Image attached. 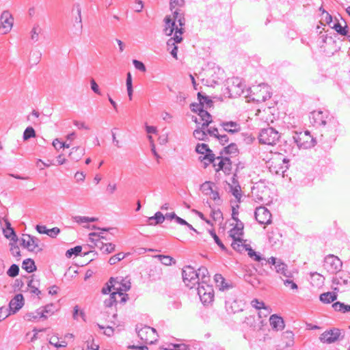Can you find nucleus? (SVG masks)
I'll use <instances>...</instances> for the list:
<instances>
[{
    "instance_id": "f257e3e1",
    "label": "nucleus",
    "mask_w": 350,
    "mask_h": 350,
    "mask_svg": "<svg viewBox=\"0 0 350 350\" xmlns=\"http://www.w3.org/2000/svg\"><path fill=\"white\" fill-rule=\"evenodd\" d=\"M165 27L163 29V33L169 36L174 32V36L170 38L167 41V46L170 50L171 45H174V43H180L183 40L182 35L184 32V28L178 27L176 21L170 16H166L164 18Z\"/></svg>"
},
{
    "instance_id": "f03ea898",
    "label": "nucleus",
    "mask_w": 350,
    "mask_h": 350,
    "mask_svg": "<svg viewBox=\"0 0 350 350\" xmlns=\"http://www.w3.org/2000/svg\"><path fill=\"white\" fill-rule=\"evenodd\" d=\"M269 87L265 83H260L258 85L253 86L246 90L245 97L249 96L254 101L257 103L265 102L271 98Z\"/></svg>"
},
{
    "instance_id": "7ed1b4c3",
    "label": "nucleus",
    "mask_w": 350,
    "mask_h": 350,
    "mask_svg": "<svg viewBox=\"0 0 350 350\" xmlns=\"http://www.w3.org/2000/svg\"><path fill=\"white\" fill-rule=\"evenodd\" d=\"M109 283L112 284L113 291L120 297V302L125 303L129 299L128 295L124 293L131 288V282L122 277L111 278Z\"/></svg>"
},
{
    "instance_id": "20e7f679",
    "label": "nucleus",
    "mask_w": 350,
    "mask_h": 350,
    "mask_svg": "<svg viewBox=\"0 0 350 350\" xmlns=\"http://www.w3.org/2000/svg\"><path fill=\"white\" fill-rule=\"evenodd\" d=\"M293 139L299 149L311 148L317 144L315 138L310 135L308 131L295 132Z\"/></svg>"
},
{
    "instance_id": "39448f33",
    "label": "nucleus",
    "mask_w": 350,
    "mask_h": 350,
    "mask_svg": "<svg viewBox=\"0 0 350 350\" xmlns=\"http://www.w3.org/2000/svg\"><path fill=\"white\" fill-rule=\"evenodd\" d=\"M289 160L282 154H278L269 161V170L275 174H284L288 168Z\"/></svg>"
},
{
    "instance_id": "423d86ee",
    "label": "nucleus",
    "mask_w": 350,
    "mask_h": 350,
    "mask_svg": "<svg viewBox=\"0 0 350 350\" xmlns=\"http://www.w3.org/2000/svg\"><path fill=\"white\" fill-rule=\"evenodd\" d=\"M279 133L272 127L262 129L258 135L259 142L262 144L274 145L279 140Z\"/></svg>"
},
{
    "instance_id": "0eeeda50",
    "label": "nucleus",
    "mask_w": 350,
    "mask_h": 350,
    "mask_svg": "<svg viewBox=\"0 0 350 350\" xmlns=\"http://www.w3.org/2000/svg\"><path fill=\"white\" fill-rule=\"evenodd\" d=\"M309 118L310 123L317 126H324L327 122L330 123L331 122H336L333 118H329L327 111H323L321 110L312 111L310 113Z\"/></svg>"
},
{
    "instance_id": "6e6552de",
    "label": "nucleus",
    "mask_w": 350,
    "mask_h": 350,
    "mask_svg": "<svg viewBox=\"0 0 350 350\" xmlns=\"http://www.w3.org/2000/svg\"><path fill=\"white\" fill-rule=\"evenodd\" d=\"M206 283H200L198 288L197 292L199 295L200 300L204 304H210L213 301L214 299V291L213 286Z\"/></svg>"
},
{
    "instance_id": "1a4fd4ad",
    "label": "nucleus",
    "mask_w": 350,
    "mask_h": 350,
    "mask_svg": "<svg viewBox=\"0 0 350 350\" xmlns=\"http://www.w3.org/2000/svg\"><path fill=\"white\" fill-rule=\"evenodd\" d=\"M184 283L189 288H193L196 284H199V278L195 269L191 266H186L182 271Z\"/></svg>"
},
{
    "instance_id": "9d476101",
    "label": "nucleus",
    "mask_w": 350,
    "mask_h": 350,
    "mask_svg": "<svg viewBox=\"0 0 350 350\" xmlns=\"http://www.w3.org/2000/svg\"><path fill=\"white\" fill-rule=\"evenodd\" d=\"M228 83L227 90L229 97L235 98L241 96L245 94V92L247 93L244 90L245 85L240 79L233 78L230 80Z\"/></svg>"
},
{
    "instance_id": "9b49d317",
    "label": "nucleus",
    "mask_w": 350,
    "mask_h": 350,
    "mask_svg": "<svg viewBox=\"0 0 350 350\" xmlns=\"http://www.w3.org/2000/svg\"><path fill=\"white\" fill-rule=\"evenodd\" d=\"M137 330L138 336L145 343L153 344L157 340L158 335L155 329L145 325L140 329L137 328Z\"/></svg>"
},
{
    "instance_id": "f8f14e48",
    "label": "nucleus",
    "mask_w": 350,
    "mask_h": 350,
    "mask_svg": "<svg viewBox=\"0 0 350 350\" xmlns=\"http://www.w3.org/2000/svg\"><path fill=\"white\" fill-rule=\"evenodd\" d=\"M342 265L340 258L333 254L327 255L324 259L323 267L331 273H336L340 271Z\"/></svg>"
},
{
    "instance_id": "ddd939ff",
    "label": "nucleus",
    "mask_w": 350,
    "mask_h": 350,
    "mask_svg": "<svg viewBox=\"0 0 350 350\" xmlns=\"http://www.w3.org/2000/svg\"><path fill=\"white\" fill-rule=\"evenodd\" d=\"M40 239L27 234H23V249L28 252L38 254L42 250L40 245Z\"/></svg>"
},
{
    "instance_id": "4468645a",
    "label": "nucleus",
    "mask_w": 350,
    "mask_h": 350,
    "mask_svg": "<svg viewBox=\"0 0 350 350\" xmlns=\"http://www.w3.org/2000/svg\"><path fill=\"white\" fill-rule=\"evenodd\" d=\"M196 151L198 154H204V157L202 158L200 157V159L204 163L206 166L215 161V154L207 144H198L196 147Z\"/></svg>"
},
{
    "instance_id": "2eb2a0df",
    "label": "nucleus",
    "mask_w": 350,
    "mask_h": 350,
    "mask_svg": "<svg viewBox=\"0 0 350 350\" xmlns=\"http://www.w3.org/2000/svg\"><path fill=\"white\" fill-rule=\"evenodd\" d=\"M254 216L256 221L260 224L268 225L272 221L271 214L269 211L265 206H259L256 208Z\"/></svg>"
},
{
    "instance_id": "dca6fc26",
    "label": "nucleus",
    "mask_w": 350,
    "mask_h": 350,
    "mask_svg": "<svg viewBox=\"0 0 350 350\" xmlns=\"http://www.w3.org/2000/svg\"><path fill=\"white\" fill-rule=\"evenodd\" d=\"M0 31L2 33H8L14 23V18L8 11H3L0 16Z\"/></svg>"
},
{
    "instance_id": "f3484780",
    "label": "nucleus",
    "mask_w": 350,
    "mask_h": 350,
    "mask_svg": "<svg viewBox=\"0 0 350 350\" xmlns=\"http://www.w3.org/2000/svg\"><path fill=\"white\" fill-rule=\"evenodd\" d=\"M340 335V329H332L323 332L320 336V340L323 342L330 344L336 341L338 339Z\"/></svg>"
},
{
    "instance_id": "a211bd4d",
    "label": "nucleus",
    "mask_w": 350,
    "mask_h": 350,
    "mask_svg": "<svg viewBox=\"0 0 350 350\" xmlns=\"http://www.w3.org/2000/svg\"><path fill=\"white\" fill-rule=\"evenodd\" d=\"M213 165L216 168V171L219 170L224 171L225 173H229L232 169V164L230 160L228 158H215V161L213 162Z\"/></svg>"
},
{
    "instance_id": "6ab92c4d",
    "label": "nucleus",
    "mask_w": 350,
    "mask_h": 350,
    "mask_svg": "<svg viewBox=\"0 0 350 350\" xmlns=\"http://www.w3.org/2000/svg\"><path fill=\"white\" fill-rule=\"evenodd\" d=\"M22 308V293L16 294L10 301L8 311L12 314Z\"/></svg>"
},
{
    "instance_id": "aec40b11",
    "label": "nucleus",
    "mask_w": 350,
    "mask_h": 350,
    "mask_svg": "<svg viewBox=\"0 0 350 350\" xmlns=\"http://www.w3.org/2000/svg\"><path fill=\"white\" fill-rule=\"evenodd\" d=\"M229 186L230 188V192L234 196L237 200L239 202H240L241 198L242 197V193L241 186L239 185L238 180L235 178L232 177V183L229 184Z\"/></svg>"
},
{
    "instance_id": "412c9836",
    "label": "nucleus",
    "mask_w": 350,
    "mask_h": 350,
    "mask_svg": "<svg viewBox=\"0 0 350 350\" xmlns=\"http://www.w3.org/2000/svg\"><path fill=\"white\" fill-rule=\"evenodd\" d=\"M5 228H3V233L5 238L10 240V242H17L18 237L14 230L11 227L9 221H5Z\"/></svg>"
},
{
    "instance_id": "4be33fe9",
    "label": "nucleus",
    "mask_w": 350,
    "mask_h": 350,
    "mask_svg": "<svg viewBox=\"0 0 350 350\" xmlns=\"http://www.w3.org/2000/svg\"><path fill=\"white\" fill-rule=\"evenodd\" d=\"M262 320H256L254 315H250L247 317L245 320V323L254 330L260 329L262 326Z\"/></svg>"
},
{
    "instance_id": "5701e85b",
    "label": "nucleus",
    "mask_w": 350,
    "mask_h": 350,
    "mask_svg": "<svg viewBox=\"0 0 350 350\" xmlns=\"http://www.w3.org/2000/svg\"><path fill=\"white\" fill-rule=\"evenodd\" d=\"M39 285V281L32 278L27 282V288L25 292L32 295H39L41 293V291L38 289Z\"/></svg>"
},
{
    "instance_id": "b1692460",
    "label": "nucleus",
    "mask_w": 350,
    "mask_h": 350,
    "mask_svg": "<svg viewBox=\"0 0 350 350\" xmlns=\"http://www.w3.org/2000/svg\"><path fill=\"white\" fill-rule=\"evenodd\" d=\"M270 325L273 329L278 331L282 330L284 327L283 319L275 314H273L269 318Z\"/></svg>"
},
{
    "instance_id": "393cba45",
    "label": "nucleus",
    "mask_w": 350,
    "mask_h": 350,
    "mask_svg": "<svg viewBox=\"0 0 350 350\" xmlns=\"http://www.w3.org/2000/svg\"><path fill=\"white\" fill-rule=\"evenodd\" d=\"M221 125L222 126L225 131L232 134L237 133L241 130L240 125L236 122H222Z\"/></svg>"
},
{
    "instance_id": "a878e982",
    "label": "nucleus",
    "mask_w": 350,
    "mask_h": 350,
    "mask_svg": "<svg viewBox=\"0 0 350 350\" xmlns=\"http://www.w3.org/2000/svg\"><path fill=\"white\" fill-rule=\"evenodd\" d=\"M85 150L83 148L79 146L74 147L72 148L71 152L69 154V157L71 160L78 161L85 154Z\"/></svg>"
},
{
    "instance_id": "bb28decb",
    "label": "nucleus",
    "mask_w": 350,
    "mask_h": 350,
    "mask_svg": "<svg viewBox=\"0 0 350 350\" xmlns=\"http://www.w3.org/2000/svg\"><path fill=\"white\" fill-rule=\"evenodd\" d=\"M57 310L58 309L55 304H47L43 308V309H42V310L40 309V316L43 319H46L49 316H51L53 314H54V312L55 311H57Z\"/></svg>"
},
{
    "instance_id": "cd10ccee",
    "label": "nucleus",
    "mask_w": 350,
    "mask_h": 350,
    "mask_svg": "<svg viewBox=\"0 0 350 350\" xmlns=\"http://www.w3.org/2000/svg\"><path fill=\"white\" fill-rule=\"evenodd\" d=\"M229 234L232 239H241V237L243 234V224L241 222L237 223L236 226L229 231Z\"/></svg>"
},
{
    "instance_id": "c85d7f7f",
    "label": "nucleus",
    "mask_w": 350,
    "mask_h": 350,
    "mask_svg": "<svg viewBox=\"0 0 350 350\" xmlns=\"http://www.w3.org/2000/svg\"><path fill=\"white\" fill-rule=\"evenodd\" d=\"M206 128L207 127H203L202 125H201V126H198L196 129L193 133L194 137L198 140L206 141L208 139Z\"/></svg>"
},
{
    "instance_id": "c756f323",
    "label": "nucleus",
    "mask_w": 350,
    "mask_h": 350,
    "mask_svg": "<svg viewBox=\"0 0 350 350\" xmlns=\"http://www.w3.org/2000/svg\"><path fill=\"white\" fill-rule=\"evenodd\" d=\"M165 219L163 214L159 211L157 212L154 216L148 217V221L149 225L155 226L162 224Z\"/></svg>"
},
{
    "instance_id": "7c9ffc66",
    "label": "nucleus",
    "mask_w": 350,
    "mask_h": 350,
    "mask_svg": "<svg viewBox=\"0 0 350 350\" xmlns=\"http://www.w3.org/2000/svg\"><path fill=\"white\" fill-rule=\"evenodd\" d=\"M214 280L219 290L224 291L231 287L230 285L226 282L224 278L221 274H215L214 276Z\"/></svg>"
},
{
    "instance_id": "2f4dec72",
    "label": "nucleus",
    "mask_w": 350,
    "mask_h": 350,
    "mask_svg": "<svg viewBox=\"0 0 350 350\" xmlns=\"http://www.w3.org/2000/svg\"><path fill=\"white\" fill-rule=\"evenodd\" d=\"M198 116L200 118V120L204 122L201 124L202 125L203 127H208L209 124L212 122V117L211 114L206 110H200Z\"/></svg>"
},
{
    "instance_id": "473e14b6",
    "label": "nucleus",
    "mask_w": 350,
    "mask_h": 350,
    "mask_svg": "<svg viewBox=\"0 0 350 350\" xmlns=\"http://www.w3.org/2000/svg\"><path fill=\"white\" fill-rule=\"evenodd\" d=\"M94 237H100L98 235L97 232H91L89 234V240L91 243H92L94 247L100 249L103 251L105 247V244L103 241H101L99 239H95Z\"/></svg>"
},
{
    "instance_id": "72a5a7b5",
    "label": "nucleus",
    "mask_w": 350,
    "mask_h": 350,
    "mask_svg": "<svg viewBox=\"0 0 350 350\" xmlns=\"http://www.w3.org/2000/svg\"><path fill=\"white\" fill-rule=\"evenodd\" d=\"M196 273L198 274L199 281L201 280L200 283L204 284L209 281L208 271L205 267H200L198 271H196Z\"/></svg>"
},
{
    "instance_id": "f704fd0d",
    "label": "nucleus",
    "mask_w": 350,
    "mask_h": 350,
    "mask_svg": "<svg viewBox=\"0 0 350 350\" xmlns=\"http://www.w3.org/2000/svg\"><path fill=\"white\" fill-rule=\"evenodd\" d=\"M337 299V295L334 292H327L320 295V300L324 304H329Z\"/></svg>"
},
{
    "instance_id": "c9c22d12",
    "label": "nucleus",
    "mask_w": 350,
    "mask_h": 350,
    "mask_svg": "<svg viewBox=\"0 0 350 350\" xmlns=\"http://www.w3.org/2000/svg\"><path fill=\"white\" fill-rule=\"evenodd\" d=\"M231 246L232 248L238 252H242L245 250V247H248V245L245 244V241L242 239H232Z\"/></svg>"
},
{
    "instance_id": "e433bc0d",
    "label": "nucleus",
    "mask_w": 350,
    "mask_h": 350,
    "mask_svg": "<svg viewBox=\"0 0 350 350\" xmlns=\"http://www.w3.org/2000/svg\"><path fill=\"white\" fill-rule=\"evenodd\" d=\"M42 31L39 24L35 23L30 31V39L33 42H36L39 40V34Z\"/></svg>"
},
{
    "instance_id": "4c0bfd02",
    "label": "nucleus",
    "mask_w": 350,
    "mask_h": 350,
    "mask_svg": "<svg viewBox=\"0 0 350 350\" xmlns=\"http://www.w3.org/2000/svg\"><path fill=\"white\" fill-rule=\"evenodd\" d=\"M226 308L227 311L231 313H236L242 310V309L239 307L238 302L235 300L232 301H226Z\"/></svg>"
},
{
    "instance_id": "58836bf2",
    "label": "nucleus",
    "mask_w": 350,
    "mask_h": 350,
    "mask_svg": "<svg viewBox=\"0 0 350 350\" xmlns=\"http://www.w3.org/2000/svg\"><path fill=\"white\" fill-rule=\"evenodd\" d=\"M23 270H25L27 273H32L36 271V266L34 260L31 258L23 260Z\"/></svg>"
},
{
    "instance_id": "ea45409f",
    "label": "nucleus",
    "mask_w": 350,
    "mask_h": 350,
    "mask_svg": "<svg viewBox=\"0 0 350 350\" xmlns=\"http://www.w3.org/2000/svg\"><path fill=\"white\" fill-rule=\"evenodd\" d=\"M213 185L212 182L206 181L200 185V190L204 195L211 196L213 191Z\"/></svg>"
},
{
    "instance_id": "a19ab883",
    "label": "nucleus",
    "mask_w": 350,
    "mask_h": 350,
    "mask_svg": "<svg viewBox=\"0 0 350 350\" xmlns=\"http://www.w3.org/2000/svg\"><path fill=\"white\" fill-rule=\"evenodd\" d=\"M332 307L336 311L341 312L342 313L350 311V305H346L340 301L334 303L332 304Z\"/></svg>"
},
{
    "instance_id": "79ce46f5",
    "label": "nucleus",
    "mask_w": 350,
    "mask_h": 350,
    "mask_svg": "<svg viewBox=\"0 0 350 350\" xmlns=\"http://www.w3.org/2000/svg\"><path fill=\"white\" fill-rule=\"evenodd\" d=\"M173 18V19L176 21V23H178V27H183L185 26V18L184 16L180 14L178 12V10L176 9L174 12H173V15L172 16Z\"/></svg>"
},
{
    "instance_id": "37998d69",
    "label": "nucleus",
    "mask_w": 350,
    "mask_h": 350,
    "mask_svg": "<svg viewBox=\"0 0 350 350\" xmlns=\"http://www.w3.org/2000/svg\"><path fill=\"white\" fill-rule=\"evenodd\" d=\"M126 89L128 96L129 100H132L133 97V85H132V77L130 72L127 73L126 81Z\"/></svg>"
},
{
    "instance_id": "c03bdc74",
    "label": "nucleus",
    "mask_w": 350,
    "mask_h": 350,
    "mask_svg": "<svg viewBox=\"0 0 350 350\" xmlns=\"http://www.w3.org/2000/svg\"><path fill=\"white\" fill-rule=\"evenodd\" d=\"M198 98L203 107L206 105V107H211L213 104L212 100L208 96H203L201 92L198 93Z\"/></svg>"
},
{
    "instance_id": "a18cd8bd",
    "label": "nucleus",
    "mask_w": 350,
    "mask_h": 350,
    "mask_svg": "<svg viewBox=\"0 0 350 350\" xmlns=\"http://www.w3.org/2000/svg\"><path fill=\"white\" fill-rule=\"evenodd\" d=\"M75 221L78 224L94 222L98 220L96 217H89L85 216H75L73 217Z\"/></svg>"
},
{
    "instance_id": "49530a36",
    "label": "nucleus",
    "mask_w": 350,
    "mask_h": 350,
    "mask_svg": "<svg viewBox=\"0 0 350 350\" xmlns=\"http://www.w3.org/2000/svg\"><path fill=\"white\" fill-rule=\"evenodd\" d=\"M244 278L246 282L250 283L254 287H258L260 283V280L251 274H245L244 275Z\"/></svg>"
},
{
    "instance_id": "de8ad7c7",
    "label": "nucleus",
    "mask_w": 350,
    "mask_h": 350,
    "mask_svg": "<svg viewBox=\"0 0 350 350\" xmlns=\"http://www.w3.org/2000/svg\"><path fill=\"white\" fill-rule=\"evenodd\" d=\"M118 295L116 293L113 291L110 294V296L108 299L104 301V304L106 307H111L114 304H116L118 301L116 299V297Z\"/></svg>"
},
{
    "instance_id": "09e8293b",
    "label": "nucleus",
    "mask_w": 350,
    "mask_h": 350,
    "mask_svg": "<svg viewBox=\"0 0 350 350\" xmlns=\"http://www.w3.org/2000/svg\"><path fill=\"white\" fill-rule=\"evenodd\" d=\"M157 257L163 265H171L176 263L175 260L170 256L158 255Z\"/></svg>"
},
{
    "instance_id": "8fccbe9b",
    "label": "nucleus",
    "mask_w": 350,
    "mask_h": 350,
    "mask_svg": "<svg viewBox=\"0 0 350 350\" xmlns=\"http://www.w3.org/2000/svg\"><path fill=\"white\" fill-rule=\"evenodd\" d=\"M35 137L36 131L31 126L27 127L25 131L23 132V141L28 140L30 138Z\"/></svg>"
},
{
    "instance_id": "3c124183",
    "label": "nucleus",
    "mask_w": 350,
    "mask_h": 350,
    "mask_svg": "<svg viewBox=\"0 0 350 350\" xmlns=\"http://www.w3.org/2000/svg\"><path fill=\"white\" fill-rule=\"evenodd\" d=\"M82 250L81 246L77 245L73 248L68 250L66 252V256L68 258H71L73 255L78 256Z\"/></svg>"
},
{
    "instance_id": "603ef678",
    "label": "nucleus",
    "mask_w": 350,
    "mask_h": 350,
    "mask_svg": "<svg viewBox=\"0 0 350 350\" xmlns=\"http://www.w3.org/2000/svg\"><path fill=\"white\" fill-rule=\"evenodd\" d=\"M347 26H342V25L339 23H336L334 26V29L336 31V32L342 36H347L348 29Z\"/></svg>"
},
{
    "instance_id": "864d4df0",
    "label": "nucleus",
    "mask_w": 350,
    "mask_h": 350,
    "mask_svg": "<svg viewBox=\"0 0 350 350\" xmlns=\"http://www.w3.org/2000/svg\"><path fill=\"white\" fill-rule=\"evenodd\" d=\"M17 242H10V252L12 256L15 257H19L21 256V250L20 247L16 245Z\"/></svg>"
},
{
    "instance_id": "5fc2aeb1",
    "label": "nucleus",
    "mask_w": 350,
    "mask_h": 350,
    "mask_svg": "<svg viewBox=\"0 0 350 350\" xmlns=\"http://www.w3.org/2000/svg\"><path fill=\"white\" fill-rule=\"evenodd\" d=\"M24 317L26 318L29 321H34V320L42 318L40 316V309L37 310L36 311H35L33 312L27 313Z\"/></svg>"
},
{
    "instance_id": "6e6d98bb",
    "label": "nucleus",
    "mask_w": 350,
    "mask_h": 350,
    "mask_svg": "<svg viewBox=\"0 0 350 350\" xmlns=\"http://www.w3.org/2000/svg\"><path fill=\"white\" fill-rule=\"evenodd\" d=\"M19 267L17 265L13 264L10 266L7 271V274L12 278L16 276L19 273Z\"/></svg>"
},
{
    "instance_id": "4d7b16f0",
    "label": "nucleus",
    "mask_w": 350,
    "mask_h": 350,
    "mask_svg": "<svg viewBox=\"0 0 350 350\" xmlns=\"http://www.w3.org/2000/svg\"><path fill=\"white\" fill-rule=\"evenodd\" d=\"M271 312V309L265 306L262 309H260L258 313V320H262V318L267 317L269 314H270Z\"/></svg>"
},
{
    "instance_id": "13d9d810",
    "label": "nucleus",
    "mask_w": 350,
    "mask_h": 350,
    "mask_svg": "<svg viewBox=\"0 0 350 350\" xmlns=\"http://www.w3.org/2000/svg\"><path fill=\"white\" fill-rule=\"evenodd\" d=\"M126 254L123 253H118L113 256H111L109 260V263L110 265H115L118 262L120 261L125 257Z\"/></svg>"
},
{
    "instance_id": "bf43d9fd",
    "label": "nucleus",
    "mask_w": 350,
    "mask_h": 350,
    "mask_svg": "<svg viewBox=\"0 0 350 350\" xmlns=\"http://www.w3.org/2000/svg\"><path fill=\"white\" fill-rule=\"evenodd\" d=\"M225 152L226 154H236L238 152L237 144L234 143L230 144L228 146L225 147Z\"/></svg>"
},
{
    "instance_id": "052dcab7",
    "label": "nucleus",
    "mask_w": 350,
    "mask_h": 350,
    "mask_svg": "<svg viewBox=\"0 0 350 350\" xmlns=\"http://www.w3.org/2000/svg\"><path fill=\"white\" fill-rule=\"evenodd\" d=\"M251 305L253 308H256L258 310L262 309L265 306V304L262 301H260L257 299H254L251 301Z\"/></svg>"
},
{
    "instance_id": "680f3d73",
    "label": "nucleus",
    "mask_w": 350,
    "mask_h": 350,
    "mask_svg": "<svg viewBox=\"0 0 350 350\" xmlns=\"http://www.w3.org/2000/svg\"><path fill=\"white\" fill-rule=\"evenodd\" d=\"M72 316L75 320H78L79 317H81L83 321H85V313L83 311H79L78 306H75Z\"/></svg>"
},
{
    "instance_id": "e2e57ef3",
    "label": "nucleus",
    "mask_w": 350,
    "mask_h": 350,
    "mask_svg": "<svg viewBox=\"0 0 350 350\" xmlns=\"http://www.w3.org/2000/svg\"><path fill=\"white\" fill-rule=\"evenodd\" d=\"M287 268V265L284 264V262H281L280 260L277 262V264L275 265V269L277 271V273L282 274V272L286 271V269Z\"/></svg>"
},
{
    "instance_id": "0e129e2a",
    "label": "nucleus",
    "mask_w": 350,
    "mask_h": 350,
    "mask_svg": "<svg viewBox=\"0 0 350 350\" xmlns=\"http://www.w3.org/2000/svg\"><path fill=\"white\" fill-rule=\"evenodd\" d=\"M209 233L211 235V237L214 239L215 243L219 246V247L222 250H225V246L222 243V242L220 241L218 236L216 234V233L213 230H209Z\"/></svg>"
},
{
    "instance_id": "69168bd1",
    "label": "nucleus",
    "mask_w": 350,
    "mask_h": 350,
    "mask_svg": "<svg viewBox=\"0 0 350 350\" xmlns=\"http://www.w3.org/2000/svg\"><path fill=\"white\" fill-rule=\"evenodd\" d=\"M98 327L100 329H105L103 334L107 336H111L113 335V332H114V329L113 327H110V326H107V327H104L100 324H97Z\"/></svg>"
},
{
    "instance_id": "338daca9",
    "label": "nucleus",
    "mask_w": 350,
    "mask_h": 350,
    "mask_svg": "<svg viewBox=\"0 0 350 350\" xmlns=\"http://www.w3.org/2000/svg\"><path fill=\"white\" fill-rule=\"evenodd\" d=\"M53 146L57 149H61L62 148H70V144H65V143H62L60 141H59L57 139H55L53 142Z\"/></svg>"
},
{
    "instance_id": "774afa93",
    "label": "nucleus",
    "mask_w": 350,
    "mask_h": 350,
    "mask_svg": "<svg viewBox=\"0 0 350 350\" xmlns=\"http://www.w3.org/2000/svg\"><path fill=\"white\" fill-rule=\"evenodd\" d=\"M10 315H11V314L9 312L7 308L4 306L0 308V322Z\"/></svg>"
}]
</instances>
